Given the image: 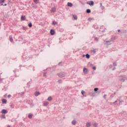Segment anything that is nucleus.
<instances>
[{
	"instance_id": "603ef678",
	"label": "nucleus",
	"mask_w": 127,
	"mask_h": 127,
	"mask_svg": "<svg viewBox=\"0 0 127 127\" xmlns=\"http://www.w3.org/2000/svg\"><path fill=\"white\" fill-rule=\"evenodd\" d=\"M103 6V5L102 4V3H100V7Z\"/></svg>"
},
{
	"instance_id": "a19ab883",
	"label": "nucleus",
	"mask_w": 127,
	"mask_h": 127,
	"mask_svg": "<svg viewBox=\"0 0 127 127\" xmlns=\"http://www.w3.org/2000/svg\"><path fill=\"white\" fill-rule=\"evenodd\" d=\"M59 66H62V62H61L58 64Z\"/></svg>"
},
{
	"instance_id": "aec40b11",
	"label": "nucleus",
	"mask_w": 127,
	"mask_h": 127,
	"mask_svg": "<svg viewBox=\"0 0 127 127\" xmlns=\"http://www.w3.org/2000/svg\"><path fill=\"white\" fill-rule=\"evenodd\" d=\"M72 17L75 19V20H77L78 17L76 15H73Z\"/></svg>"
},
{
	"instance_id": "9b49d317",
	"label": "nucleus",
	"mask_w": 127,
	"mask_h": 127,
	"mask_svg": "<svg viewBox=\"0 0 127 127\" xmlns=\"http://www.w3.org/2000/svg\"><path fill=\"white\" fill-rule=\"evenodd\" d=\"M25 18H26L25 16H21V21H23L25 20Z\"/></svg>"
},
{
	"instance_id": "a18cd8bd",
	"label": "nucleus",
	"mask_w": 127,
	"mask_h": 127,
	"mask_svg": "<svg viewBox=\"0 0 127 127\" xmlns=\"http://www.w3.org/2000/svg\"><path fill=\"white\" fill-rule=\"evenodd\" d=\"M100 8H101V9L102 10H104V8H105V7H104L103 6H101V7H100Z\"/></svg>"
},
{
	"instance_id": "72a5a7b5",
	"label": "nucleus",
	"mask_w": 127,
	"mask_h": 127,
	"mask_svg": "<svg viewBox=\"0 0 127 127\" xmlns=\"http://www.w3.org/2000/svg\"><path fill=\"white\" fill-rule=\"evenodd\" d=\"M16 72H18V69H15L13 70L14 73H16Z\"/></svg>"
},
{
	"instance_id": "6ab92c4d",
	"label": "nucleus",
	"mask_w": 127,
	"mask_h": 127,
	"mask_svg": "<svg viewBox=\"0 0 127 127\" xmlns=\"http://www.w3.org/2000/svg\"><path fill=\"white\" fill-rule=\"evenodd\" d=\"M55 11H56V8H55V7L52 8L51 9V12H55Z\"/></svg>"
},
{
	"instance_id": "c756f323",
	"label": "nucleus",
	"mask_w": 127,
	"mask_h": 127,
	"mask_svg": "<svg viewBox=\"0 0 127 127\" xmlns=\"http://www.w3.org/2000/svg\"><path fill=\"white\" fill-rule=\"evenodd\" d=\"M28 25L29 27H32V23L30 22V23L28 24Z\"/></svg>"
},
{
	"instance_id": "0e129e2a",
	"label": "nucleus",
	"mask_w": 127,
	"mask_h": 127,
	"mask_svg": "<svg viewBox=\"0 0 127 127\" xmlns=\"http://www.w3.org/2000/svg\"><path fill=\"white\" fill-rule=\"evenodd\" d=\"M114 95H116V92H114Z\"/></svg>"
},
{
	"instance_id": "052dcab7",
	"label": "nucleus",
	"mask_w": 127,
	"mask_h": 127,
	"mask_svg": "<svg viewBox=\"0 0 127 127\" xmlns=\"http://www.w3.org/2000/svg\"><path fill=\"white\" fill-rule=\"evenodd\" d=\"M30 58H31V59H32V57H31L30 58Z\"/></svg>"
},
{
	"instance_id": "4be33fe9",
	"label": "nucleus",
	"mask_w": 127,
	"mask_h": 127,
	"mask_svg": "<svg viewBox=\"0 0 127 127\" xmlns=\"http://www.w3.org/2000/svg\"><path fill=\"white\" fill-rule=\"evenodd\" d=\"M85 57L86 58H87V59H90V55H89V54H87L85 55Z\"/></svg>"
},
{
	"instance_id": "79ce46f5",
	"label": "nucleus",
	"mask_w": 127,
	"mask_h": 127,
	"mask_svg": "<svg viewBox=\"0 0 127 127\" xmlns=\"http://www.w3.org/2000/svg\"><path fill=\"white\" fill-rule=\"evenodd\" d=\"M103 98L105 99V100H106L107 98V94H104L103 96Z\"/></svg>"
},
{
	"instance_id": "c03bdc74",
	"label": "nucleus",
	"mask_w": 127,
	"mask_h": 127,
	"mask_svg": "<svg viewBox=\"0 0 127 127\" xmlns=\"http://www.w3.org/2000/svg\"><path fill=\"white\" fill-rule=\"evenodd\" d=\"M114 104L117 105V103H115V102H111V103H110V105H114Z\"/></svg>"
},
{
	"instance_id": "cd10ccee",
	"label": "nucleus",
	"mask_w": 127,
	"mask_h": 127,
	"mask_svg": "<svg viewBox=\"0 0 127 127\" xmlns=\"http://www.w3.org/2000/svg\"><path fill=\"white\" fill-rule=\"evenodd\" d=\"M85 91L84 90L81 91V94L83 95V96H84V97H86V95H84L85 94Z\"/></svg>"
},
{
	"instance_id": "e433bc0d",
	"label": "nucleus",
	"mask_w": 127,
	"mask_h": 127,
	"mask_svg": "<svg viewBox=\"0 0 127 127\" xmlns=\"http://www.w3.org/2000/svg\"><path fill=\"white\" fill-rule=\"evenodd\" d=\"M94 39L96 40V41H98L99 40V38H98L97 37H94Z\"/></svg>"
},
{
	"instance_id": "4c0bfd02",
	"label": "nucleus",
	"mask_w": 127,
	"mask_h": 127,
	"mask_svg": "<svg viewBox=\"0 0 127 127\" xmlns=\"http://www.w3.org/2000/svg\"><path fill=\"white\" fill-rule=\"evenodd\" d=\"M89 95H90V96H94V95H95V93H89Z\"/></svg>"
},
{
	"instance_id": "de8ad7c7",
	"label": "nucleus",
	"mask_w": 127,
	"mask_h": 127,
	"mask_svg": "<svg viewBox=\"0 0 127 127\" xmlns=\"http://www.w3.org/2000/svg\"><path fill=\"white\" fill-rule=\"evenodd\" d=\"M121 81L122 82H125V79L122 78V79H121Z\"/></svg>"
},
{
	"instance_id": "bf43d9fd",
	"label": "nucleus",
	"mask_w": 127,
	"mask_h": 127,
	"mask_svg": "<svg viewBox=\"0 0 127 127\" xmlns=\"http://www.w3.org/2000/svg\"><path fill=\"white\" fill-rule=\"evenodd\" d=\"M3 88L5 89L4 91H6V88H5V87L4 86Z\"/></svg>"
},
{
	"instance_id": "bb28decb",
	"label": "nucleus",
	"mask_w": 127,
	"mask_h": 127,
	"mask_svg": "<svg viewBox=\"0 0 127 127\" xmlns=\"http://www.w3.org/2000/svg\"><path fill=\"white\" fill-rule=\"evenodd\" d=\"M52 24L53 25H56V24H57V22L55 21H53L52 22Z\"/></svg>"
},
{
	"instance_id": "5701e85b",
	"label": "nucleus",
	"mask_w": 127,
	"mask_h": 127,
	"mask_svg": "<svg viewBox=\"0 0 127 127\" xmlns=\"http://www.w3.org/2000/svg\"><path fill=\"white\" fill-rule=\"evenodd\" d=\"M34 2L36 3V4H37L38 2H39V0H33Z\"/></svg>"
},
{
	"instance_id": "f257e3e1",
	"label": "nucleus",
	"mask_w": 127,
	"mask_h": 127,
	"mask_svg": "<svg viewBox=\"0 0 127 127\" xmlns=\"http://www.w3.org/2000/svg\"><path fill=\"white\" fill-rule=\"evenodd\" d=\"M57 75L60 78H64V77H65V76H66V73L64 72H61L59 73H57Z\"/></svg>"
},
{
	"instance_id": "393cba45",
	"label": "nucleus",
	"mask_w": 127,
	"mask_h": 127,
	"mask_svg": "<svg viewBox=\"0 0 127 127\" xmlns=\"http://www.w3.org/2000/svg\"><path fill=\"white\" fill-rule=\"evenodd\" d=\"M86 126L87 127H91V124L90 123H87L86 124Z\"/></svg>"
},
{
	"instance_id": "37998d69",
	"label": "nucleus",
	"mask_w": 127,
	"mask_h": 127,
	"mask_svg": "<svg viewBox=\"0 0 127 127\" xmlns=\"http://www.w3.org/2000/svg\"><path fill=\"white\" fill-rule=\"evenodd\" d=\"M91 52H93V53L95 54L96 53V51L95 50H92L91 51Z\"/></svg>"
},
{
	"instance_id": "f3484780",
	"label": "nucleus",
	"mask_w": 127,
	"mask_h": 127,
	"mask_svg": "<svg viewBox=\"0 0 127 127\" xmlns=\"http://www.w3.org/2000/svg\"><path fill=\"white\" fill-rule=\"evenodd\" d=\"M93 27L95 29H98V28H99V27L98 26V25H93Z\"/></svg>"
},
{
	"instance_id": "49530a36",
	"label": "nucleus",
	"mask_w": 127,
	"mask_h": 127,
	"mask_svg": "<svg viewBox=\"0 0 127 127\" xmlns=\"http://www.w3.org/2000/svg\"><path fill=\"white\" fill-rule=\"evenodd\" d=\"M113 66H117V64H116V63H113Z\"/></svg>"
},
{
	"instance_id": "6e6d98bb",
	"label": "nucleus",
	"mask_w": 127,
	"mask_h": 127,
	"mask_svg": "<svg viewBox=\"0 0 127 127\" xmlns=\"http://www.w3.org/2000/svg\"><path fill=\"white\" fill-rule=\"evenodd\" d=\"M116 69V67H114L112 70H115Z\"/></svg>"
},
{
	"instance_id": "c9c22d12",
	"label": "nucleus",
	"mask_w": 127,
	"mask_h": 127,
	"mask_svg": "<svg viewBox=\"0 0 127 127\" xmlns=\"http://www.w3.org/2000/svg\"><path fill=\"white\" fill-rule=\"evenodd\" d=\"M23 30H26V29H27V27L23 26Z\"/></svg>"
},
{
	"instance_id": "09e8293b",
	"label": "nucleus",
	"mask_w": 127,
	"mask_h": 127,
	"mask_svg": "<svg viewBox=\"0 0 127 127\" xmlns=\"http://www.w3.org/2000/svg\"><path fill=\"white\" fill-rule=\"evenodd\" d=\"M43 76H44L45 77L46 76V72H44Z\"/></svg>"
},
{
	"instance_id": "a211bd4d",
	"label": "nucleus",
	"mask_w": 127,
	"mask_h": 127,
	"mask_svg": "<svg viewBox=\"0 0 127 127\" xmlns=\"http://www.w3.org/2000/svg\"><path fill=\"white\" fill-rule=\"evenodd\" d=\"M28 118H29V119H32V117H33V115H32V114H30V113H29V114H28Z\"/></svg>"
},
{
	"instance_id": "338daca9",
	"label": "nucleus",
	"mask_w": 127,
	"mask_h": 127,
	"mask_svg": "<svg viewBox=\"0 0 127 127\" xmlns=\"http://www.w3.org/2000/svg\"><path fill=\"white\" fill-rule=\"evenodd\" d=\"M6 95H7V94H6L4 96H6Z\"/></svg>"
},
{
	"instance_id": "13d9d810",
	"label": "nucleus",
	"mask_w": 127,
	"mask_h": 127,
	"mask_svg": "<svg viewBox=\"0 0 127 127\" xmlns=\"http://www.w3.org/2000/svg\"><path fill=\"white\" fill-rule=\"evenodd\" d=\"M112 64H110V65H109V67H110V68H111V67H112Z\"/></svg>"
},
{
	"instance_id": "20e7f679",
	"label": "nucleus",
	"mask_w": 127,
	"mask_h": 127,
	"mask_svg": "<svg viewBox=\"0 0 127 127\" xmlns=\"http://www.w3.org/2000/svg\"><path fill=\"white\" fill-rule=\"evenodd\" d=\"M27 104H29V105H30V107H33V106H34L33 105V104H32V102L30 101V100H27Z\"/></svg>"
},
{
	"instance_id": "0eeeda50",
	"label": "nucleus",
	"mask_w": 127,
	"mask_h": 127,
	"mask_svg": "<svg viewBox=\"0 0 127 127\" xmlns=\"http://www.w3.org/2000/svg\"><path fill=\"white\" fill-rule=\"evenodd\" d=\"M83 71L84 74H87L88 73V69H87L86 67L83 68Z\"/></svg>"
},
{
	"instance_id": "412c9836",
	"label": "nucleus",
	"mask_w": 127,
	"mask_h": 127,
	"mask_svg": "<svg viewBox=\"0 0 127 127\" xmlns=\"http://www.w3.org/2000/svg\"><path fill=\"white\" fill-rule=\"evenodd\" d=\"M48 101H49V102H51V101H52V97L51 96H50L48 98Z\"/></svg>"
},
{
	"instance_id": "ddd939ff",
	"label": "nucleus",
	"mask_w": 127,
	"mask_h": 127,
	"mask_svg": "<svg viewBox=\"0 0 127 127\" xmlns=\"http://www.w3.org/2000/svg\"><path fill=\"white\" fill-rule=\"evenodd\" d=\"M6 102H7V101L5 99H3L2 100V104H6Z\"/></svg>"
},
{
	"instance_id": "5fc2aeb1",
	"label": "nucleus",
	"mask_w": 127,
	"mask_h": 127,
	"mask_svg": "<svg viewBox=\"0 0 127 127\" xmlns=\"http://www.w3.org/2000/svg\"><path fill=\"white\" fill-rule=\"evenodd\" d=\"M121 32V30L120 29H118V32Z\"/></svg>"
},
{
	"instance_id": "f8f14e48",
	"label": "nucleus",
	"mask_w": 127,
	"mask_h": 127,
	"mask_svg": "<svg viewBox=\"0 0 127 127\" xmlns=\"http://www.w3.org/2000/svg\"><path fill=\"white\" fill-rule=\"evenodd\" d=\"M67 6H69L70 7L73 6V4L71 2H67Z\"/></svg>"
},
{
	"instance_id": "a878e982",
	"label": "nucleus",
	"mask_w": 127,
	"mask_h": 127,
	"mask_svg": "<svg viewBox=\"0 0 127 127\" xmlns=\"http://www.w3.org/2000/svg\"><path fill=\"white\" fill-rule=\"evenodd\" d=\"M63 82V80H62V79H59L58 81V82L59 83V84H62Z\"/></svg>"
},
{
	"instance_id": "c85d7f7f",
	"label": "nucleus",
	"mask_w": 127,
	"mask_h": 127,
	"mask_svg": "<svg viewBox=\"0 0 127 127\" xmlns=\"http://www.w3.org/2000/svg\"><path fill=\"white\" fill-rule=\"evenodd\" d=\"M89 21H92V20H95L94 18H88Z\"/></svg>"
},
{
	"instance_id": "4468645a",
	"label": "nucleus",
	"mask_w": 127,
	"mask_h": 127,
	"mask_svg": "<svg viewBox=\"0 0 127 127\" xmlns=\"http://www.w3.org/2000/svg\"><path fill=\"white\" fill-rule=\"evenodd\" d=\"M76 123L77 122H76V121L73 120L71 122V125H73V126H76Z\"/></svg>"
},
{
	"instance_id": "f03ea898",
	"label": "nucleus",
	"mask_w": 127,
	"mask_h": 127,
	"mask_svg": "<svg viewBox=\"0 0 127 127\" xmlns=\"http://www.w3.org/2000/svg\"><path fill=\"white\" fill-rule=\"evenodd\" d=\"M114 40H116V38L115 37L111 38L110 41H106V43L107 45H111V43H110L111 41H114Z\"/></svg>"
},
{
	"instance_id": "f704fd0d",
	"label": "nucleus",
	"mask_w": 127,
	"mask_h": 127,
	"mask_svg": "<svg viewBox=\"0 0 127 127\" xmlns=\"http://www.w3.org/2000/svg\"><path fill=\"white\" fill-rule=\"evenodd\" d=\"M0 5H3V6H6L7 5V4L5 3L4 4L1 3Z\"/></svg>"
},
{
	"instance_id": "3c124183",
	"label": "nucleus",
	"mask_w": 127,
	"mask_h": 127,
	"mask_svg": "<svg viewBox=\"0 0 127 127\" xmlns=\"http://www.w3.org/2000/svg\"><path fill=\"white\" fill-rule=\"evenodd\" d=\"M11 107L12 108H14V105H11Z\"/></svg>"
},
{
	"instance_id": "6e6552de",
	"label": "nucleus",
	"mask_w": 127,
	"mask_h": 127,
	"mask_svg": "<svg viewBox=\"0 0 127 127\" xmlns=\"http://www.w3.org/2000/svg\"><path fill=\"white\" fill-rule=\"evenodd\" d=\"M31 6L33 7V8H37V5H36V4H34L32 3L31 4Z\"/></svg>"
},
{
	"instance_id": "8fccbe9b",
	"label": "nucleus",
	"mask_w": 127,
	"mask_h": 127,
	"mask_svg": "<svg viewBox=\"0 0 127 127\" xmlns=\"http://www.w3.org/2000/svg\"><path fill=\"white\" fill-rule=\"evenodd\" d=\"M92 68L93 69V70H96V66H93V67H92Z\"/></svg>"
},
{
	"instance_id": "864d4df0",
	"label": "nucleus",
	"mask_w": 127,
	"mask_h": 127,
	"mask_svg": "<svg viewBox=\"0 0 127 127\" xmlns=\"http://www.w3.org/2000/svg\"><path fill=\"white\" fill-rule=\"evenodd\" d=\"M10 97H11L10 94L8 95V98H10Z\"/></svg>"
},
{
	"instance_id": "39448f33",
	"label": "nucleus",
	"mask_w": 127,
	"mask_h": 127,
	"mask_svg": "<svg viewBox=\"0 0 127 127\" xmlns=\"http://www.w3.org/2000/svg\"><path fill=\"white\" fill-rule=\"evenodd\" d=\"M1 114H4L5 115V114H7L8 112L6 109H2L1 111Z\"/></svg>"
},
{
	"instance_id": "9d476101",
	"label": "nucleus",
	"mask_w": 127,
	"mask_h": 127,
	"mask_svg": "<svg viewBox=\"0 0 127 127\" xmlns=\"http://www.w3.org/2000/svg\"><path fill=\"white\" fill-rule=\"evenodd\" d=\"M39 95H40V92H39V91H36L35 93V97H38V96H39Z\"/></svg>"
},
{
	"instance_id": "1a4fd4ad",
	"label": "nucleus",
	"mask_w": 127,
	"mask_h": 127,
	"mask_svg": "<svg viewBox=\"0 0 127 127\" xmlns=\"http://www.w3.org/2000/svg\"><path fill=\"white\" fill-rule=\"evenodd\" d=\"M49 105V102L48 101H46L43 103L44 107H46V106H48Z\"/></svg>"
},
{
	"instance_id": "423d86ee",
	"label": "nucleus",
	"mask_w": 127,
	"mask_h": 127,
	"mask_svg": "<svg viewBox=\"0 0 127 127\" xmlns=\"http://www.w3.org/2000/svg\"><path fill=\"white\" fill-rule=\"evenodd\" d=\"M50 33L51 35H54L55 34V31L54 29H51Z\"/></svg>"
},
{
	"instance_id": "680f3d73",
	"label": "nucleus",
	"mask_w": 127,
	"mask_h": 127,
	"mask_svg": "<svg viewBox=\"0 0 127 127\" xmlns=\"http://www.w3.org/2000/svg\"><path fill=\"white\" fill-rule=\"evenodd\" d=\"M85 57V55H83V57Z\"/></svg>"
},
{
	"instance_id": "69168bd1",
	"label": "nucleus",
	"mask_w": 127,
	"mask_h": 127,
	"mask_svg": "<svg viewBox=\"0 0 127 127\" xmlns=\"http://www.w3.org/2000/svg\"><path fill=\"white\" fill-rule=\"evenodd\" d=\"M105 32V31H102V32Z\"/></svg>"
},
{
	"instance_id": "7c9ffc66",
	"label": "nucleus",
	"mask_w": 127,
	"mask_h": 127,
	"mask_svg": "<svg viewBox=\"0 0 127 127\" xmlns=\"http://www.w3.org/2000/svg\"><path fill=\"white\" fill-rule=\"evenodd\" d=\"M1 119H5V115L4 114H3L1 116Z\"/></svg>"
},
{
	"instance_id": "b1692460",
	"label": "nucleus",
	"mask_w": 127,
	"mask_h": 127,
	"mask_svg": "<svg viewBox=\"0 0 127 127\" xmlns=\"http://www.w3.org/2000/svg\"><path fill=\"white\" fill-rule=\"evenodd\" d=\"M86 13H91V9H86Z\"/></svg>"
},
{
	"instance_id": "2f4dec72",
	"label": "nucleus",
	"mask_w": 127,
	"mask_h": 127,
	"mask_svg": "<svg viewBox=\"0 0 127 127\" xmlns=\"http://www.w3.org/2000/svg\"><path fill=\"white\" fill-rule=\"evenodd\" d=\"M98 90H99V88H95L94 89V92H98Z\"/></svg>"
},
{
	"instance_id": "e2e57ef3",
	"label": "nucleus",
	"mask_w": 127,
	"mask_h": 127,
	"mask_svg": "<svg viewBox=\"0 0 127 127\" xmlns=\"http://www.w3.org/2000/svg\"><path fill=\"white\" fill-rule=\"evenodd\" d=\"M117 101H115V104H116V103H117Z\"/></svg>"
},
{
	"instance_id": "4d7b16f0",
	"label": "nucleus",
	"mask_w": 127,
	"mask_h": 127,
	"mask_svg": "<svg viewBox=\"0 0 127 127\" xmlns=\"http://www.w3.org/2000/svg\"><path fill=\"white\" fill-rule=\"evenodd\" d=\"M35 69H34V66L33 67V70L35 71Z\"/></svg>"
},
{
	"instance_id": "7ed1b4c3",
	"label": "nucleus",
	"mask_w": 127,
	"mask_h": 127,
	"mask_svg": "<svg viewBox=\"0 0 127 127\" xmlns=\"http://www.w3.org/2000/svg\"><path fill=\"white\" fill-rule=\"evenodd\" d=\"M90 2H87L86 3H87V4H89V5H90V6H93V5H94V1H90Z\"/></svg>"
},
{
	"instance_id": "58836bf2",
	"label": "nucleus",
	"mask_w": 127,
	"mask_h": 127,
	"mask_svg": "<svg viewBox=\"0 0 127 127\" xmlns=\"http://www.w3.org/2000/svg\"><path fill=\"white\" fill-rule=\"evenodd\" d=\"M93 126H94V127H98V124H97V123H94V124H93Z\"/></svg>"
},
{
	"instance_id": "2eb2a0df",
	"label": "nucleus",
	"mask_w": 127,
	"mask_h": 127,
	"mask_svg": "<svg viewBox=\"0 0 127 127\" xmlns=\"http://www.w3.org/2000/svg\"><path fill=\"white\" fill-rule=\"evenodd\" d=\"M29 84H32V79H31V80L27 83V85L28 87L30 86V85Z\"/></svg>"
},
{
	"instance_id": "dca6fc26",
	"label": "nucleus",
	"mask_w": 127,
	"mask_h": 127,
	"mask_svg": "<svg viewBox=\"0 0 127 127\" xmlns=\"http://www.w3.org/2000/svg\"><path fill=\"white\" fill-rule=\"evenodd\" d=\"M9 39L10 42H12L13 41V39H12V36H9Z\"/></svg>"
},
{
	"instance_id": "ea45409f",
	"label": "nucleus",
	"mask_w": 127,
	"mask_h": 127,
	"mask_svg": "<svg viewBox=\"0 0 127 127\" xmlns=\"http://www.w3.org/2000/svg\"><path fill=\"white\" fill-rule=\"evenodd\" d=\"M5 0H0V3H2V2H4Z\"/></svg>"
},
{
	"instance_id": "473e14b6",
	"label": "nucleus",
	"mask_w": 127,
	"mask_h": 127,
	"mask_svg": "<svg viewBox=\"0 0 127 127\" xmlns=\"http://www.w3.org/2000/svg\"><path fill=\"white\" fill-rule=\"evenodd\" d=\"M21 96H24V92H22L19 93Z\"/></svg>"
}]
</instances>
